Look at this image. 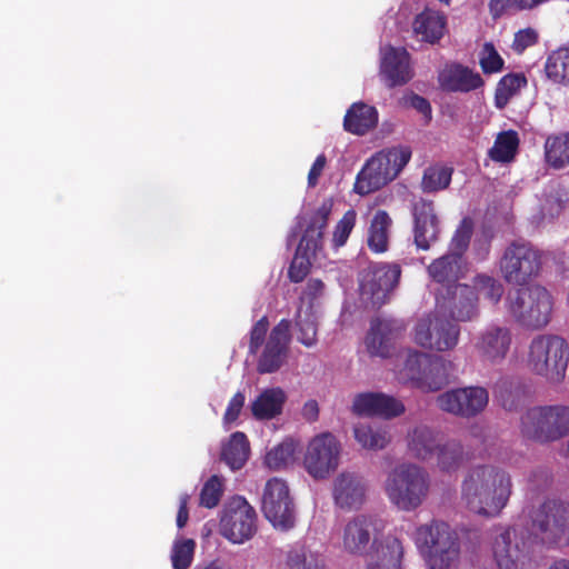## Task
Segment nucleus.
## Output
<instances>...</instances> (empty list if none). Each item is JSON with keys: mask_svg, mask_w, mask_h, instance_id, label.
I'll return each instance as SVG.
<instances>
[{"mask_svg": "<svg viewBox=\"0 0 569 569\" xmlns=\"http://www.w3.org/2000/svg\"><path fill=\"white\" fill-rule=\"evenodd\" d=\"M488 7L493 19L500 18L508 9L522 11L521 0H489Z\"/></svg>", "mask_w": 569, "mask_h": 569, "instance_id": "nucleus-58", "label": "nucleus"}, {"mask_svg": "<svg viewBox=\"0 0 569 569\" xmlns=\"http://www.w3.org/2000/svg\"><path fill=\"white\" fill-rule=\"evenodd\" d=\"M390 226L389 214L382 210L377 211L371 220L368 233V246L372 251L380 253L387 250Z\"/></svg>", "mask_w": 569, "mask_h": 569, "instance_id": "nucleus-38", "label": "nucleus"}, {"mask_svg": "<svg viewBox=\"0 0 569 569\" xmlns=\"http://www.w3.org/2000/svg\"><path fill=\"white\" fill-rule=\"evenodd\" d=\"M379 552L380 562L377 566L370 563L369 569H401L403 547L399 539L388 537Z\"/></svg>", "mask_w": 569, "mask_h": 569, "instance_id": "nucleus-42", "label": "nucleus"}, {"mask_svg": "<svg viewBox=\"0 0 569 569\" xmlns=\"http://www.w3.org/2000/svg\"><path fill=\"white\" fill-rule=\"evenodd\" d=\"M415 541L429 569H455L459 560L456 533L445 522L433 521L417 528Z\"/></svg>", "mask_w": 569, "mask_h": 569, "instance_id": "nucleus-4", "label": "nucleus"}, {"mask_svg": "<svg viewBox=\"0 0 569 569\" xmlns=\"http://www.w3.org/2000/svg\"><path fill=\"white\" fill-rule=\"evenodd\" d=\"M531 520L545 543L569 546V503L548 499L532 512Z\"/></svg>", "mask_w": 569, "mask_h": 569, "instance_id": "nucleus-10", "label": "nucleus"}, {"mask_svg": "<svg viewBox=\"0 0 569 569\" xmlns=\"http://www.w3.org/2000/svg\"><path fill=\"white\" fill-rule=\"evenodd\" d=\"M509 316L521 327L538 330L547 327L553 315L550 292L538 284L510 291L506 299Z\"/></svg>", "mask_w": 569, "mask_h": 569, "instance_id": "nucleus-3", "label": "nucleus"}, {"mask_svg": "<svg viewBox=\"0 0 569 569\" xmlns=\"http://www.w3.org/2000/svg\"><path fill=\"white\" fill-rule=\"evenodd\" d=\"M290 322L281 320L271 331L266 348L258 361L260 373H271L280 369L287 357L290 340Z\"/></svg>", "mask_w": 569, "mask_h": 569, "instance_id": "nucleus-19", "label": "nucleus"}, {"mask_svg": "<svg viewBox=\"0 0 569 569\" xmlns=\"http://www.w3.org/2000/svg\"><path fill=\"white\" fill-rule=\"evenodd\" d=\"M415 242L418 248L427 250L436 242L440 232L439 222L431 202L420 200L413 206Z\"/></svg>", "mask_w": 569, "mask_h": 569, "instance_id": "nucleus-23", "label": "nucleus"}, {"mask_svg": "<svg viewBox=\"0 0 569 569\" xmlns=\"http://www.w3.org/2000/svg\"><path fill=\"white\" fill-rule=\"evenodd\" d=\"M472 288L476 293H481L485 299H487L493 306L500 301L503 295L502 284L498 280L487 274H478L475 277Z\"/></svg>", "mask_w": 569, "mask_h": 569, "instance_id": "nucleus-47", "label": "nucleus"}, {"mask_svg": "<svg viewBox=\"0 0 569 569\" xmlns=\"http://www.w3.org/2000/svg\"><path fill=\"white\" fill-rule=\"evenodd\" d=\"M519 148V137L513 130L500 132L493 146L489 149L488 154L491 160L501 163L511 162Z\"/></svg>", "mask_w": 569, "mask_h": 569, "instance_id": "nucleus-39", "label": "nucleus"}, {"mask_svg": "<svg viewBox=\"0 0 569 569\" xmlns=\"http://www.w3.org/2000/svg\"><path fill=\"white\" fill-rule=\"evenodd\" d=\"M196 541L190 538L177 537L171 548V563L173 569H188L194 557Z\"/></svg>", "mask_w": 569, "mask_h": 569, "instance_id": "nucleus-43", "label": "nucleus"}, {"mask_svg": "<svg viewBox=\"0 0 569 569\" xmlns=\"http://www.w3.org/2000/svg\"><path fill=\"white\" fill-rule=\"evenodd\" d=\"M366 492L365 481L351 472L340 473L333 482V499L341 509L360 508L366 501Z\"/></svg>", "mask_w": 569, "mask_h": 569, "instance_id": "nucleus-21", "label": "nucleus"}, {"mask_svg": "<svg viewBox=\"0 0 569 569\" xmlns=\"http://www.w3.org/2000/svg\"><path fill=\"white\" fill-rule=\"evenodd\" d=\"M523 432L539 441L556 440L569 433V408H533L522 418Z\"/></svg>", "mask_w": 569, "mask_h": 569, "instance_id": "nucleus-12", "label": "nucleus"}, {"mask_svg": "<svg viewBox=\"0 0 569 569\" xmlns=\"http://www.w3.org/2000/svg\"><path fill=\"white\" fill-rule=\"evenodd\" d=\"M224 490V480L220 476H212L210 477L203 485L200 497H199V503L200 506L204 508H214L220 502V499L223 495Z\"/></svg>", "mask_w": 569, "mask_h": 569, "instance_id": "nucleus-48", "label": "nucleus"}, {"mask_svg": "<svg viewBox=\"0 0 569 569\" xmlns=\"http://www.w3.org/2000/svg\"><path fill=\"white\" fill-rule=\"evenodd\" d=\"M377 519L368 515L350 518L339 535V546L348 555L361 556L370 546Z\"/></svg>", "mask_w": 569, "mask_h": 569, "instance_id": "nucleus-17", "label": "nucleus"}, {"mask_svg": "<svg viewBox=\"0 0 569 569\" xmlns=\"http://www.w3.org/2000/svg\"><path fill=\"white\" fill-rule=\"evenodd\" d=\"M261 510L276 529L288 530L295 526V502L283 479L274 477L266 482L261 496Z\"/></svg>", "mask_w": 569, "mask_h": 569, "instance_id": "nucleus-11", "label": "nucleus"}, {"mask_svg": "<svg viewBox=\"0 0 569 569\" xmlns=\"http://www.w3.org/2000/svg\"><path fill=\"white\" fill-rule=\"evenodd\" d=\"M389 502L400 511H413L427 499L430 490L428 471L416 463L392 468L383 482Z\"/></svg>", "mask_w": 569, "mask_h": 569, "instance_id": "nucleus-2", "label": "nucleus"}, {"mask_svg": "<svg viewBox=\"0 0 569 569\" xmlns=\"http://www.w3.org/2000/svg\"><path fill=\"white\" fill-rule=\"evenodd\" d=\"M545 71H569V47L559 48L549 54Z\"/></svg>", "mask_w": 569, "mask_h": 569, "instance_id": "nucleus-56", "label": "nucleus"}, {"mask_svg": "<svg viewBox=\"0 0 569 569\" xmlns=\"http://www.w3.org/2000/svg\"><path fill=\"white\" fill-rule=\"evenodd\" d=\"M332 210V202L330 200L325 201L315 216L311 219L310 224L306 229L303 237L312 239V241L320 242L322 244V234L327 226L328 217Z\"/></svg>", "mask_w": 569, "mask_h": 569, "instance_id": "nucleus-49", "label": "nucleus"}, {"mask_svg": "<svg viewBox=\"0 0 569 569\" xmlns=\"http://www.w3.org/2000/svg\"><path fill=\"white\" fill-rule=\"evenodd\" d=\"M435 456L437 457V467L445 472L457 471L466 458L463 446L453 439L440 442Z\"/></svg>", "mask_w": 569, "mask_h": 569, "instance_id": "nucleus-36", "label": "nucleus"}, {"mask_svg": "<svg viewBox=\"0 0 569 569\" xmlns=\"http://www.w3.org/2000/svg\"><path fill=\"white\" fill-rule=\"evenodd\" d=\"M460 333V327L452 320L436 312H429L417 318L410 330V338L423 350L442 353L458 346Z\"/></svg>", "mask_w": 569, "mask_h": 569, "instance_id": "nucleus-7", "label": "nucleus"}, {"mask_svg": "<svg viewBox=\"0 0 569 569\" xmlns=\"http://www.w3.org/2000/svg\"><path fill=\"white\" fill-rule=\"evenodd\" d=\"M268 330V321L266 318L260 319L252 328L250 335V350L256 352L260 347Z\"/></svg>", "mask_w": 569, "mask_h": 569, "instance_id": "nucleus-59", "label": "nucleus"}, {"mask_svg": "<svg viewBox=\"0 0 569 569\" xmlns=\"http://www.w3.org/2000/svg\"><path fill=\"white\" fill-rule=\"evenodd\" d=\"M538 42V32L532 28H526L515 33L511 44L512 51L520 56L527 48Z\"/></svg>", "mask_w": 569, "mask_h": 569, "instance_id": "nucleus-55", "label": "nucleus"}, {"mask_svg": "<svg viewBox=\"0 0 569 569\" xmlns=\"http://www.w3.org/2000/svg\"><path fill=\"white\" fill-rule=\"evenodd\" d=\"M249 457V442L243 432L232 433L229 441L223 446L221 458L232 469L243 467Z\"/></svg>", "mask_w": 569, "mask_h": 569, "instance_id": "nucleus-35", "label": "nucleus"}, {"mask_svg": "<svg viewBox=\"0 0 569 569\" xmlns=\"http://www.w3.org/2000/svg\"><path fill=\"white\" fill-rule=\"evenodd\" d=\"M412 31L420 41L436 44L447 31V16L442 11L426 7L415 17Z\"/></svg>", "mask_w": 569, "mask_h": 569, "instance_id": "nucleus-26", "label": "nucleus"}, {"mask_svg": "<svg viewBox=\"0 0 569 569\" xmlns=\"http://www.w3.org/2000/svg\"><path fill=\"white\" fill-rule=\"evenodd\" d=\"M510 343L511 333L508 328L491 326L479 333L476 349L485 361L496 363L505 359Z\"/></svg>", "mask_w": 569, "mask_h": 569, "instance_id": "nucleus-20", "label": "nucleus"}, {"mask_svg": "<svg viewBox=\"0 0 569 569\" xmlns=\"http://www.w3.org/2000/svg\"><path fill=\"white\" fill-rule=\"evenodd\" d=\"M510 472L496 463L470 467L461 483V501L471 513L493 518L501 513L512 495Z\"/></svg>", "mask_w": 569, "mask_h": 569, "instance_id": "nucleus-1", "label": "nucleus"}, {"mask_svg": "<svg viewBox=\"0 0 569 569\" xmlns=\"http://www.w3.org/2000/svg\"><path fill=\"white\" fill-rule=\"evenodd\" d=\"M479 63L482 71H501L505 67V60L491 42H486L482 46L479 52Z\"/></svg>", "mask_w": 569, "mask_h": 569, "instance_id": "nucleus-52", "label": "nucleus"}, {"mask_svg": "<svg viewBox=\"0 0 569 569\" xmlns=\"http://www.w3.org/2000/svg\"><path fill=\"white\" fill-rule=\"evenodd\" d=\"M540 268L538 251L526 243L512 244L505 251L500 270L509 282H521L536 274Z\"/></svg>", "mask_w": 569, "mask_h": 569, "instance_id": "nucleus-15", "label": "nucleus"}, {"mask_svg": "<svg viewBox=\"0 0 569 569\" xmlns=\"http://www.w3.org/2000/svg\"><path fill=\"white\" fill-rule=\"evenodd\" d=\"M545 158L547 163L556 169L569 166V132L547 138Z\"/></svg>", "mask_w": 569, "mask_h": 569, "instance_id": "nucleus-37", "label": "nucleus"}, {"mask_svg": "<svg viewBox=\"0 0 569 569\" xmlns=\"http://www.w3.org/2000/svg\"><path fill=\"white\" fill-rule=\"evenodd\" d=\"M189 499H190L189 495H182L180 497L179 511H178V516H177V526L179 528L184 527L188 521L189 513H188L187 506H188Z\"/></svg>", "mask_w": 569, "mask_h": 569, "instance_id": "nucleus-63", "label": "nucleus"}, {"mask_svg": "<svg viewBox=\"0 0 569 569\" xmlns=\"http://www.w3.org/2000/svg\"><path fill=\"white\" fill-rule=\"evenodd\" d=\"M515 532L499 528L492 542V553L499 569H520L525 556L515 542Z\"/></svg>", "mask_w": 569, "mask_h": 569, "instance_id": "nucleus-27", "label": "nucleus"}, {"mask_svg": "<svg viewBox=\"0 0 569 569\" xmlns=\"http://www.w3.org/2000/svg\"><path fill=\"white\" fill-rule=\"evenodd\" d=\"M292 563L297 569H325L326 557L322 546H307L296 553Z\"/></svg>", "mask_w": 569, "mask_h": 569, "instance_id": "nucleus-45", "label": "nucleus"}, {"mask_svg": "<svg viewBox=\"0 0 569 569\" xmlns=\"http://www.w3.org/2000/svg\"><path fill=\"white\" fill-rule=\"evenodd\" d=\"M220 533L232 543L249 540L256 531V511L242 497H234L224 506L220 525Z\"/></svg>", "mask_w": 569, "mask_h": 569, "instance_id": "nucleus-13", "label": "nucleus"}, {"mask_svg": "<svg viewBox=\"0 0 569 569\" xmlns=\"http://www.w3.org/2000/svg\"><path fill=\"white\" fill-rule=\"evenodd\" d=\"M246 402V396L242 391H238L229 400L226 408L222 422L226 428H230L239 418Z\"/></svg>", "mask_w": 569, "mask_h": 569, "instance_id": "nucleus-54", "label": "nucleus"}, {"mask_svg": "<svg viewBox=\"0 0 569 569\" xmlns=\"http://www.w3.org/2000/svg\"><path fill=\"white\" fill-rule=\"evenodd\" d=\"M438 82L448 92H467L483 83L479 73H439Z\"/></svg>", "mask_w": 569, "mask_h": 569, "instance_id": "nucleus-40", "label": "nucleus"}, {"mask_svg": "<svg viewBox=\"0 0 569 569\" xmlns=\"http://www.w3.org/2000/svg\"><path fill=\"white\" fill-rule=\"evenodd\" d=\"M301 415L303 419L307 421H315L318 418L319 415V407L316 400H308L301 410Z\"/></svg>", "mask_w": 569, "mask_h": 569, "instance_id": "nucleus-64", "label": "nucleus"}, {"mask_svg": "<svg viewBox=\"0 0 569 569\" xmlns=\"http://www.w3.org/2000/svg\"><path fill=\"white\" fill-rule=\"evenodd\" d=\"M409 104L419 111L427 120L431 118V107L430 103L422 97L412 94L409 98Z\"/></svg>", "mask_w": 569, "mask_h": 569, "instance_id": "nucleus-60", "label": "nucleus"}, {"mask_svg": "<svg viewBox=\"0 0 569 569\" xmlns=\"http://www.w3.org/2000/svg\"><path fill=\"white\" fill-rule=\"evenodd\" d=\"M562 209V200L559 197V193L551 188L549 193L545 194L543 200L541 201V211L545 217H555Z\"/></svg>", "mask_w": 569, "mask_h": 569, "instance_id": "nucleus-57", "label": "nucleus"}, {"mask_svg": "<svg viewBox=\"0 0 569 569\" xmlns=\"http://www.w3.org/2000/svg\"><path fill=\"white\" fill-rule=\"evenodd\" d=\"M353 437L365 450L380 451L390 442L391 436L387 427L359 422L353 426Z\"/></svg>", "mask_w": 569, "mask_h": 569, "instance_id": "nucleus-32", "label": "nucleus"}, {"mask_svg": "<svg viewBox=\"0 0 569 569\" xmlns=\"http://www.w3.org/2000/svg\"><path fill=\"white\" fill-rule=\"evenodd\" d=\"M452 320L468 322L478 318V295L468 284H456L450 290V298L446 307Z\"/></svg>", "mask_w": 569, "mask_h": 569, "instance_id": "nucleus-25", "label": "nucleus"}, {"mask_svg": "<svg viewBox=\"0 0 569 569\" xmlns=\"http://www.w3.org/2000/svg\"><path fill=\"white\" fill-rule=\"evenodd\" d=\"M451 169L445 166H432L426 169L421 187L426 192H435L447 188L451 180Z\"/></svg>", "mask_w": 569, "mask_h": 569, "instance_id": "nucleus-46", "label": "nucleus"}, {"mask_svg": "<svg viewBox=\"0 0 569 569\" xmlns=\"http://www.w3.org/2000/svg\"><path fill=\"white\" fill-rule=\"evenodd\" d=\"M527 80L523 73H507L498 83L496 90V104L498 108H503L509 99L517 93Z\"/></svg>", "mask_w": 569, "mask_h": 569, "instance_id": "nucleus-44", "label": "nucleus"}, {"mask_svg": "<svg viewBox=\"0 0 569 569\" xmlns=\"http://www.w3.org/2000/svg\"><path fill=\"white\" fill-rule=\"evenodd\" d=\"M286 402L287 393L282 388L268 387L250 401L249 409L256 420L269 421L282 415Z\"/></svg>", "mask_w": 569, "mask_h": 569, "instance_id": "nucleus-24", "label": "nucleus"}, {"mask_svg": "<svg viewBox=\"0 0 569 569\" xmlns=\"http://www.w3.org/2000/svg\"><path fill=\"white\" fill-rule=\"evenodd\" d=\"M439 435L426 426L413 428L408 433V449L418 459L429 460L440 445Z\"/></svg>", "mask_w": 569, "mask_h": 569, "instance_id": "nucleus-30", "label": "nucleus"}, {"mask_svg": "<svg viewBox=\"0 0 569 569\" xmlns=\"http://www.w3.org/2000/svg\"><path fill=\"white\" fill-rule=\"evenodd\" d=\"M489 395L481 387L458 388L446 391L437 397V406L448 413L461 417H473L488 405Z\"/></svg>", "mask_w": 569, "mask_h": 569, "instance_id": "nucleus-14", "label": "nucleus"}, {"mask_svg": "<svg viewBox=\"0 0 569 569\" xmlns=\"http://www.w3.org/2000/svg\"><path fill=\"white\" fill-rule=\"evenodd\" d=\"M351 410L361 417L395 418L405 412L403 403L382 392H363L355 396Z\"/></svg>", "mask_w": 569, "mask_h": 569, "instance_id": "nucleus-18", "label": "nucleus"}, {"mask_svg": "<svg viewBox=\"0 0 569 569\" xmlns=\"http://www.w3.org/2000/svg\"><path fill=\"white\" fill-rule=\"evenodd\" d=\"M356 219L357 212L353 209H350L338 221L332 234V243L336 248L342 247L347 242L356 224Z\"/></svg>", "mask_w": 569, "mask_h": 569, "instance_id": "nucleus-51", "label": "nucleus"}, {"mask_svg": "<svg viewBox=\"0 0 569 569\" xmlns=\"http://www.w3.org/2000/svg\"><path fill=\"white\" fill-rule=\"evenodd\" d=\"M399 333L400 329L389 320L377 319L372 321L370 330L365 338L366 351L370 357H390Z\"/></svg>", "mask_w": 569, "mask_h": 569, "instance_id": "nucleus-22", "label": "nucleus"}, {"mask_svg": "<svg viewBox=\"0 0 569 569\" xmlns=\"http://www.w3.org/2000/svg\"><path fill=\"white\" fill-rule=\"evenodd\" d=\"M468 267L463 258L455 254H445L428 267L430 278L439 283H451L466 276Z\"/></svg>", "mask_w": 569, "mask_h": 569, "instance_id": "nucleus-29", "label": "nucleus"}, {"mask_svg": "<svg viewBox=\"0 0 569 569\" xmlns=\"http://www.w3.org/2000/svg\"><path fill=\"white\" fill-rule=\"evenodd\" d=\"M400 278L397 264H379L368 269L360 280V290L365 299L372 305H381Z\"/></svg>", "mask_w": 569, "mask_h": 569, "instance_id": "nucleus-16", "label": "nucleus"}, {"mask_svg": "<svg viewBox=\"0 0 569 569\" xmlns=\"http://www.w3.org/2000/svg\"><path fill=\"white\" fill-rule=\"evenodd\" d=\"M472 230V221L470 219H463L450 241L448 253L462 258L463 252L470 243Z\"/></svg>", "mask_w": 569, "mask_h": 569, "instance_id": "nucleus-50", "label": "nucleus"}, {"mask_svg": "<svg viewBox=\"0 0 569 569\" xmlns=\"http://www.w3.org/2000/svg\"><path fill=\"white\" fill-rule=\"evenodd\" d=\"M410 159L411 150L405 146L375 153L357 174L353 190L365 196L385 187L398 177Z\"/></svg>", "mask_w": 569, "mask_h": 569, "instance_id": "nucleus-5", "label": "nucleus"}, {"mask_svg": "<svg viewBox=\"0 0 569 569\" xmlns=\"http://www.w3.org/2000/svg\"><path fill=\"white\" fill-rule=\"evenodd\" d=\"M377 123V109L363 102L351 104L343 119L345 130L357 136H365L375 129Z\"/></svg>", "mask_w": 569, "mask_h": 569, "instance_id": "nucleus-28", "label": "nucleus"}, {"mask_svg": "<svg viewBox=\"0 0 569 569\" xmlns=\"http://www.w3.org/2000/svg\"><path fill=\"white\" fill-rule=\"evenodd\" d=\"M395 377L400 383L411 385L423 391H436L445 382L443 361L410 348L395 368Z\"/></svg>", "mask_w": 569, "mask_h": 569, "instance_id": "nucleus-6", "label": "nucleus"}, {"mask_svg": "<svg viewBox=\"0 0 569 569\" xmlns=\"http://www.w3.org/2000/svg\"><path fill=\"white\" fill-rule=\"evenodd\" d=\"M410 80V73H382L381 81L388 88L403 86Z\"/></svg>", "mask_w": 569, "mask_h": 569, "instance_id": "nucleus-61", "label": "nucleus"}, {"mask_svg": "<svg viewBox=\"0 0 569 569\" xmlns=\"http://www.w3.org/2000/svg\"><path fill=\"white\" fill-rule=\"evenodd\" d=\"M325 295V284L319 279H310L300 298L299 307H310L311 310L318 311L319 299Z\"/></svg>", "mask_w": 569, "mask_h": 569, "instance_id": "nucleus-53", "label": "nucleus"}, {"mask_svg": "<svg viewBox=\"0 0 569 569\" xmlns=\"http://www.w3.org/2000/svg\"><path fill=\"white\" fill-rule=\"evenodd\" d=\"M325 166H326L325 156H322V154L318 156L309 171V174H308V184L310 187H313L317 184L318 178L321 176Z\"/></svg>", "mask_w": 569, "mask_h": 569, "instance_id": "nucleus-62", "label": "nucleus"}, {"mask_svg": "<svg viewBox=\"0 0 569 569\" xmlns=\"http://www.w3.org/2000/svg\"><path fill=\"white\" fill-rule=\"evenodd\" d=\"M299 443L287 438L271 448L264 456V465L271 470H281L292 466L298 458Z\"/></svg>", "mask_w": 569, "mask_h": 569, "instance_id": "nucleus-34", "label": "nucleus"}, {"mask_svg": "<svg viewBox=\"0 0 569 569\" xmlns=\"http://www.w3.org/2000/svg\"><path fill=\"white\" fill-rule=\"evenodd\" d=\"M342 446L330 432L312 437L306 445L302 467L316 480L329 478L339 467Z\"/></svg>", "mask_w": 569, "mask_h": 569, "instance_id": "nucleus-9", "label": "nucleus"}, {"mask_svg": "<svg viewBox=\"0 0 569 569\" xmlns=\"http://www.w3.org/2000/svg\"><path fill=\"white\" fill-rule=\"evenodd\" d=\"M318 318L317 310H311L310 307H298L295 319L296 336L297 340L307 348L317 345Z\"/></svg>", "mask_w": 569, "mask_h": 569, "instance_id": "nucleus-33", "label": "nucleus"}, {"mask_svg": "<svg viewBox=\"0 0 569 569\" xmlns=\"http://www.w3.org/2000/svg\"><path fill=\"white\" fill-rule=\"evenodd\" d=\"M380 71H408L410 53L403 47L385 46L380 49Z\"/></svg>", "mask_w": 569, "mask_h": 569, "instance_id": "nucleus-41", "label": "nucleus"}, {"mask_svg": "<svg viewBox=\"0 0 569 569\" xmlns=\"http://www.w3.org/2000/svg\"><path fill=\"white\" fill-rule=\"evenodd\" d=\"M568 361V346L561 337L539 335L531 340L527 362L536 373L558 381L562 378Z\"/></svg>", "mask_w": 569, "mask_h": 569, "instance_id": "nucleus-8", "label": "nucleus"}, {"mask_svg": "<svg viewBox=\"0 0 569 569\" xmlns=\"http://www.w3.org/2000/svg\"><path fill=\"white\" fill-rule=\"evenodd\" d=\"M321 248L320 242L302 236L289 268V277L292 281L299 282L307 276Z\"/></svg>", "mask_w": 569, "mask_h": 569, "instance_id": "nucleus-31", "label": "nucleus"}]
</instances>
